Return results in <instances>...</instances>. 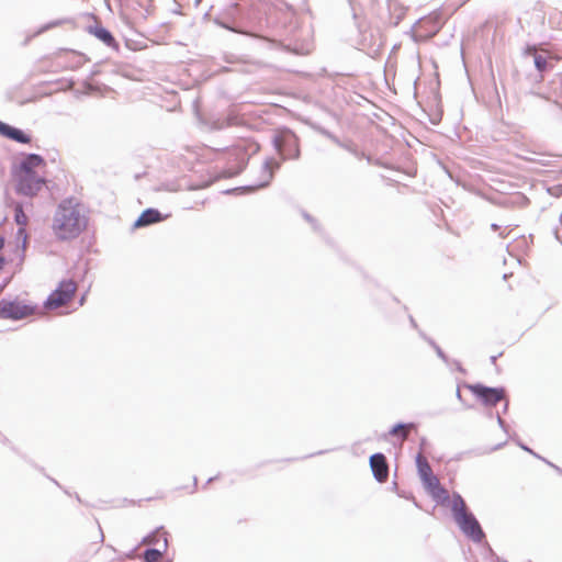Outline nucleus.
Here are the masks:
<instances>
[{
	"instance_id": "obj_15",
	"label": "nucleus",
	"mask_w": 562,
	"mask_h": 562,
	"mask_svg": "<svg viewBox=\"0 0 562 562\" xmlns=\"http://www.w3.org/2000/svg\"><path fill=\"white\" fill-rule=\"evenodd\" d=\"M90 33L93 34L98 40L104 43L109 47L116 45L115 38L109 30L103 26L90 27Z\"/></svg>"
},
{
	"instance_id": "obj_8",
	"label": "nucleus",
	"mask_w": 562,
	"mask_h": 562,
	"mask_svg": "<svg viewBox=\"0 0 562 562\" xmlns=\"http://www.w3.org/2000/svg\"><path fill=\"white\" fill-rule=\"evenodd\" d=\"M34 313V307L20 301L0 300V318L22 319Z\"/></svg>"
},
{
	"instance_id": "obj_1",
	"label": "nucleus",
	"mask_w": 562,
	"mask_h": 562,
	"mask_svg": "<svg viewBox=\"0 0 562 562\" xmlns=\"http://www.w3.org/2000/svg\"><path fill=\"white\" fill-rule=\"evenodd\" d=\"M88 217L74 199L63 200L53 217L52 231L58 240L77 238L87 227Z\"/></svg>"
},
{
	"instance_id": "obj_10",
	"label": "nucleus",
	"mask_w": 562,
	"mask_h": 562,
	"mask_svg": "<svg viewBox=\"0 0 562 562\" xmlns=\"http://www.w3.org/2000/svg\"><path fill=\"white\" fill-rule=\"evenodd\" d=\"M369 463L374 479L380 483L385 482L389 476V464L385 456L381 452L373 453Z\"/></svg>"
},
{
	"instance_id": "obj_7",
	"label": "nucleus",
	"mask_w": 562,
	"mask_h": 562,
	"mask_svg": "<svg viewBox=\"0 0 562 562\" xmlns=\"http://www.w3.org/2000/svg\"><path fill=\"white\" fill-rule=\"evenodd\" d=\"M76 288L72 280L60 281L57 289L45 301V307L53 310L67 304L71 300Z\"/></svg>"
},
{
	"instance_id": "obj_11",
	"label": "nucleus",
	"mask_w": 562,
	"mask_h": 562,
	"mask_svg": "<svg viewBox=\"0 0 562 562\" xmlns=\"http://www.w3.org/2000/svg\"><path fill=\"white\" fill-rule=\"evenodd\" d=\"M0 135L15 140L20 144H27L31 142V137L25 134L22 130L13 127L4 122L0 121Z\"/></svg>"
},
{
	"instance_id": "obj_27",
	"label": "nucleus",
	"mask_w": 562,
	"mask_h": 562,
	"mask_svg": "<svg viewBox=\"0 0 562 562\" xmlns=\"http://www.w3.org/2000/svg\"><path fill=\"white\" fill-rule=\"evenodd\" d=\"M456 396L459 401L462 402V395H461V391H460V386L457 387V391H456Z\"/></svg>"
},
{
	"instance_id": "obj_20",
	"label": "nucleus",
	"mask_w": 562,
	"mask_h": 562,
	"mask_svg": "<svg viewBox=\"0 0 562 562\" xmlns=\"http://www.w3.org/2000/svg\"><path fill=\"white\" fill-rule=\"evenodd\" d=\"M533 64H535L536 69L538 71L542 72L547 69V66H548L547 57L543 55L537 54V52L535 50Z\"/></svg>"
},
{
	"instance_id": "obj_9",
	"label": "nucleus",
	"mask_w": 562,
	"mask_h": 562,
	"mask_svg": "<svg viewBox=\"0 0 562 562\" xmlns=\"http://www.w3.org/2000/svg\"><path fill=\"white\" fill-rule=\"evenodd\" d=\"M279 168H280V162L274 161L272 158L267 159L261 166L260 181H258L257 183L249 186V187L236 188V189H234V191H237V190L254 191L256 189L267 187L273 178L274 170H277Z\"/></svg>"
},
{
	"instance_id": "obj_36",
	"label": "nucleus",
	"mask_w": 562,
	"mask_h": 562,
	"mask_svg": "<svg viewBox=\"0 0 562 562\" xmlns=\"http://www.w3.org/2000/svg\"><path fill=\"white\" fill-rule=\"evenodd\" d=\"M411 324H412L413 326H416V323H415V321H414V318H413V317H411Z\"/></svg>"
},
{
	"instance_id": "obj_12",
	"label": "nucleus",
	"mask_w": 562,
	"mask_h": 562,
	"mask_svg": "<svg viewBox=\"0 0 562 562\" xmlns=\"http://www.w3.org/2000/svg\"><path fill=\"white\" fill-rule=\"evenodd\" d=\"M44 164L45 161L42 156L37 154H29L21 160L19 167L14 170L13 173L35 172L34 169Z\"/></svg>"
},
{
	"instance_id": "obj_29",
	"label": "nucleus",
	"mask_w": 562,
	"mask_h": 562,
	"mask_svg": "<svg viewBox=\"0 0 562 562\" xmlns=\"http://www.w3.org/2000/svg\"><path fill=\"white\" fill-rule=\"evenodd\" d=\"M491 228H492L493 231H498V229H499V226H498L497 224L493 223V224H491Z\"/></svg>"
},
{
	"instance_id": "obj_31",
	"label": "nucleus",
	"mask_w": 562,
	"mask_h": 562,
	"mask_svg": "<svg viewBox=\"0 0 562 562\" xmlns=\"http://www.w3.org/2000/svg\"><path fill=\"white\" fill-rule=\"evenodd\" d=\"M490 360H491V363L495 364V362H496V360H497V356H492V357L490 358Z\"/></svg>"
},
{
	"instance_id": "obj_17",
	"label": "nucleus",
	"mask_w": 562,
	"mask_h": 562,
	"mask_svg": "<svg viewBox=\"0 0 562 562\" xmlns=\"http://www.w3.org/2000/svg\"><path fill=\"white\" fill-rule=\"evenodd\" d=\"M414 428V423H398L390 429L389 435L398 436L402 440H406L408 437V431Z\"/></svg>"
},
{
	"instance_id": "obj_2",
	"label": "nucleus",
	"mask_w": 562,
	"mask_h": 562,
	"mask_svg": "<svg viewBox=\"0 0 562 562\" xmlns=\"http://www.w3.org/2000/svg\"><path fill=\"white\" fill-rule=\"evenodd\" d=\"M451 512L461 532L472 542L481 543L485 532L472 512L469 510L464 499L458 493L452 496Z\"/></svg>"
},
{
	"instance_id": "obj_22",
	"label": "nucleus",
	"mask_w": 562,
	"mask_h": 562,
	"mask_svg": "<svg viewBox=\"0 0 562 562\" xmlns=\"http://www.w3.org/2000/svg\"><path fill=\"white\" fill-rule=\"evenodd\" d=\"M158 543V540L156 539V536H148L143 539V543Z\"/></svg>"
},
{
	"instance_id": "obj_5",
	"label": "nucleus",
	"mask_w": 562,
	"mask_h": 562,
	"mask_svg": "<svg viewBox=\"0 0 562 562\" xmlns=\"http://www.w3.org/2000/svg\"><path fill=\"white\" fill-rule=\"evenodd\" d=\"M13 177L16 192L30 198L35 196L45 184V179L36 172L13 173Z\"/></svg>"
},
{
	"instance_id": "obj_19",
	"label": "nucleus",
	"mask_w": 562,
	"mask_h": 562,
	"mask_svg": "<svg viewBox=\"0 0 562 562\" xmlns=\"http://www.w3.org/2000/svg\"><path fill=\"white\" fill-rule=\"evenodd\" d=\"M213 22H214L216 25H218V26H221V27H223V29H226V30H228V31H232V32H234V33L255 36L254 34H250V33H247V32L240 31V30H238V29H235V27L233 26V24H232L229 21H226V20H224L223 18H221V16H218V15H217V16H215V18L213 19Z\"/></svg>"
},
{
	"instance_id": "obj_37",
	"label": "nucleus",
	"mask_w": 562,
	"mask_h": 562,
	"mask_svg": "<svg viewBox=\"0 0 562 562\" xmlns=\"http://www.w3.org/2000/svg\"><path fill=\"white\" fill-rule=\"evenodd\" d=\"M503 562H507V561H503Z\"/></svg>"
},
{
	"instance_id": "obj_24",
	"label": "nucleus",
	"mask_w": 562,
	"mask_h": 562,
	"mask_svg": "<svg viewBox=\"0 0 562 562\" xmlns=\"http://www.w3.org/2000/svg\"><path fill=\"white\" fill-rule=\"evenodd\" d=\"M453 364L456 366V369L461 372V373H465V370L462 368L461 363L457 360L453 361Z\"/></svg>"
},
{
	"instance_id": "obj_23",
	"label": "nucleus",
	"mask_w": 562,
	"mask_h": 562,
	"mask_svg": "<svg viewBox=\"0 0 562 562\" xmlns=\"http://www.w3.org/2000/svg\"><path fill=\"white\" fill-rule=\"evenodd\" d=\"M518 445H519V447H520L522 450H525V451H527V452L531 453L532 456H535V457H537V458H540L536 452H533L529 447H527V446H526V445H524L522 442H519Z\"/></svg>"
},
{
	"instance_id": "obj_14",
	"label": "nucleus",
	"mask_w": 562,
	"mask_h": 562,
	"mask_svg": "<svg viewBox=\"0 0 562 562\" xmlns=\"http://www.w3.org/2000/svg\"><path fill=\"white\" fill-rule=\"evenodd\" d=\"M61 24V21L60 20H55V21H52V22H48V23H45L43 25H41L40 27H37L35 31L33 32H25V36H24V40L22 42V46H27L30 44V42L42 35L43 33L58 26Z\"/></svg>"
},
{
	"instance_id": "obj_4",
	"label": "nucleus",
	"mask_w": 562,
	"mask_h": 562,
	"mask_svg": "<svg viewBox=\"0 0 562 562\" xmlns=\"http://www.w3.org/2000/svg\"><path fill=\"white\" fill-rule=\"evenodd\" d=\"M416 465L425 487L432 494V496L435 498H440L441 496L447 497V491L440 485V482L438 477L434 475L427 459L420 453L416 457Z\"/></svg>"
},
{
	"instance_id": "obj_21",
	"label": "nucleus",
	"mask_w": 562,
	"mask_h": 562,
	"mask_svg": "<svg viewBox=\"0 0 562 562\" xmlns=\"http://www.w3.org/2000/svg\"><path fill=\"white\" fill-rule=\"evenodd\" d=\"M424 337V339L434 348V350L436 351L437 356L446 363H449V359L448 357L446 356V353L442 351V349L431 339V338H428L426 337L425 335H422Z\"/></svg>"
},
{
	"instance_id": "obj_30",
	"label": "nucleus",
	"mask_w": 562,
	"mask_h": 562,
	"mask_svg": "<svg viewBox=\"0 0 562 562\" xmlns=\"http://www.w3.org/2000/svg\"><path fill=\"white\" fill-rule=\"evenodd\" d=\"M4 246V238L0 236V250L3 248Z\"/></svg>"
},
{
	"instance_id": "obj_32",
	"label": "nucleus",
	"mask_w": 562,
	"mask_h": 562,
	"mask_svg": "<svg viewBox=\"0 0 562 562\" xmlns=\"http://www.w3.org/2000/svg\"><path fill=\"white\" fill-rule=\"evenodd\" d=\"M3 266H4V258L0 257V270L3 268Z\"/></svg>"
},
{
	"instance_id": "obj_35",
	"label": "nucleus",
	"mask_w": 562,
	"mask_h": 562,
	"mask_svg": "<svg viewBox=\"0 0 562 562\" xmlns=\"http://www.w3.org/2000/svg\"><path fill=\"white\" fill-rule=\"evenodd\" d=\"M499 236H501L502 238H505V237H506V234H505L504 232H501V233H499Z\"/></svg>"
},
{
	"instance_id": "obj_3",
	"label": "nucleus",
	"mask_w": 562,
	"mask_h": 562,
	"mask_svg": "<svg viewBox=\"0 0 562 562\" xmlns=\"http://www.w3.org/2000/svg\"><path fill=\"white\" fill-rule=\"evenodd\" d=\"M272 144L283 160L297 159L300 157L299 138L289 128L279 130L272 137Z\"/></svg>"
},
{
	"instance_id": "obj_13",
	"label": "nucleus",
	"mask_w": 562,
	"mask_h": 562,
	"mask_svg": "<svg viewBox=\"0 0 562 562\" xmlns=\"http://www.w3.org/2000/svg\"><path fill=\"white\" fill-rule=\"evenodd\" d=\"M161 213L156 209H147L143 211V213L139 215V217L134 223L135 227H143L148 226L150 224L158 223L162 221Z\"/></svg>"
},
{
	"instance_id": "obj_18",
	"label": "nucleus",
	"mask_w": 562,
	"mask_h": 562,
	"mask_svg": "<svg viewBox=\"0 0 562 562\" xmlns=\"http://www.w3.org/2000/svg\"><path fill=\"white\" fill-rule=\"evenodd\" d=\"M14 220H15L16 224L20 226H25L27 223V217L23 211L22 205L19 203L14 207ZM22 233H24V228L20 227L18 231V234H22Z\"/></svg>"
},
{
	"instance_id": "obj_28",
	"label": "nucleus",
	"mask_w": 562,
	"mask_h": 562,
	"mask_svg": "<svg viewBox=\"0 0 562 562\" xmlns=\"http://www.w3.org/2000/svg\"><path fill=\"white\" fill-rule=\"evenodd\" d=\"M303 215L306 221H308L310 223H312L314 225V220L311 217V215H308L307 213H304Z\"/></svg>"
},
{
	"instance_id": "obj_6",
	"label": "nucleus",
	"mask_w": 562,
	"mask_h": 562,
	"mask_svg": "<svg viewBox=\"0 0 562 562\" xmlns=\"http://www.w3.org/2000/svg\"><path fill=\"white\" fill-rule=\"evenodd\" d=\"M465 387L485 406H495L498 402L505 400L504 387H490L481 383L465 384Z\"/></svg>"
},
{
	"instance_id": "obj_33",
	"label": "nucleus",
	"mask_w": 562,
	"mask_h": 562,
	"mask_svg": "<svg viewBox=\"0 0 562 562\" xmlns=\"http://www.w3.org/2000/svg\"><path fill=\"white\" fill-rule=\"evenodd\" d=\"M549 464H550L551 467H553L557 471H559V472H561V473H562V471H561V469H559V467H555V465H553L552 463H549Z\"/></svg>"
},
{
	"instance_id": "obj_26",
	"label": "nucleus",
	"mask_w": 562,
	"mask_h": 562,
	"mask_svg": "<svg viewBox=\"0 0 562 562\" xmlns=\"http://www.w3.org/2000/svg\"><path fill=\"white\" fill-rule=\"evenodd\" d=\"M331 138H333V139L335 140V143H337L339 146H341V147H344V148H346V149H348V150H350V151H351V149H350L348 146L344 145V144L338 139V138H336V137H331ZM352 153H355V151L352 150Z\"/></svg>"
},
{
	"instance_id": "obj_25",
	"label": "nucleus",
	"mask_w": 562,
	"mask_h": 562,
	"mask_svg": "<svg viewBox=\"0 0 562 562\" xmlns=\"http://www.w3.org/2000/svg\"><path fill=\"white\" fill-rule=\"evenodd\" d=\"M497 423L501 428L505 429L506 424H505L504 419L501 417V415H497Z\"/></svg>"
},
{
	"instance_id": "obj_34",
	"label": "nucleus",
	"mask_w": 562,
	"mask_h": 562,
	"mask_svg": "<svg viewBox=\"0 0 562 562\" xmlns=\"http://www.w3.org/2000/svg\"><path fill=\"white\" fill-rule=\"evenodd\" d=\"M508 408V402L505 403L504 407H503V411L506 412Z\"/></svg>"
},
{
	"instance_id": "obj_16",
	"label": "nucleus",
	"mask_w": 562,
	"mask_h": 562,
	"mask_svg": "<svg viewBox=\"0 0 562 562\" xmlns=\"http://www.w3.org/2000/svg\"><path fill=\"white\" fill-rule=\"evenodd\" d=\"M168 548V540L167 538L165 537L162 539V549H154V548H149V549H146L143 553V561L144 562H158L164 552H166Z\"/></svg>"
}]
</instances>
